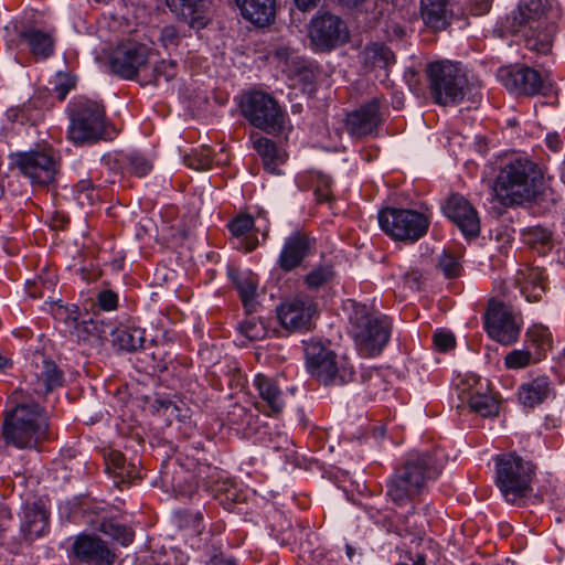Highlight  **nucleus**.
Segmentation results:
<instances>
[{
  "instance_id": "54",
  "label": "nucleus",
  "mask_w": 565,
  "mask_h": 565,
  "mask_svg": "<svg viewBox=\"0 0 565 565\" xmlns=\"http://www.w3.org/2000/svg\"><path fill=\"white\" fill-rule=\"evenodd\" d=\"M433 342L437 350L447 352L456 344V339L451 332L436 331L433 335Z\"/></svg>"
},
{
  "instance_id": "62",
  "label": "nucleus",
  "mask_w": 565,
  "mask_h": 565,
  "mask_svg": "<svg viewBox=\"0 0 565 565\" xmlns=\"http://www.w3.org/2000/svg\"><path fill=\"white\" fill-rule=\"evenodd\" d=\"M225 498L227 500L236 501L237 498H236L235 489H226Z\"/></svg>"
},
{
  "instance_id": "17",
  "label": "nucleus",
  "mask_w": 565,
  "mask_h": 565,
  "mask_svg": "<svg viewBox=\"0 0 565 565\" xmlns=\"http://www.w3.org/2000/svg\"><path fill=\"white\" fill-rule=\"evenodd\" d=\"M316 313V303L309 297L302 296L287 299L277 308L280 324L290 331L310 330Z\"/></svg>"
},
{
  "instance_id": "64",
  "label": "nucleus",
  "mask_w": 565,
  "mask_h": 565,
  "mask_svg": "<svg viewBox=\"0 0 565 565\" xmlns=\"http://www.w3.org/2000/svg\"><path fill=\"white\" fill-rule=\"evenodd\" d=\"M7 364H8V360L0 355V369L6 367Z\"/></svg>"
},
{
  "instance_id": "12",
  "label": "nucleus",
  "mask_w": 565,
  "mask_h": 565,
  "mask_svg": "<svg viewBox=\"0 0 565 565\" xmlns=\"http://www.w3.org/2000/svg\"><path fill=\"white\" fill-rule=\"evenodd\" d=\"M308 35L315 50L329 52L349 41L347 23L330 12H318L310 21Z\"/></svg>"
},
{
  "instance_id": "32",
  "label": "nucleus",
  "mask_w": 565,
  "mask_h": 565,
  "mask_svg": "<svg viewBox=\"0 0 565 565\" xmlns=\"http://www.w3.org/2000/svg\"><path fill=\"white\" fill-rule=\"evenodd\" d=\"M178 75V64L172 60H161L151 62L142 74L141 86H160L162 83H169Z\"/></svg>"
},
{
  "instance_id": "5",
  "label": "nucleus",
  "mask_w": 565,
  "mask_h": 565,
  "mask_svg": "<svg viewBox=\"0 0 565 565\" xmlns=\"http://www.w3.org/2000/svg\"><path fill=\"white\" fill-rule=\"evenodd\" d=\"M535 466L516 455L503 454L495 459V483L508 503L523 505L532 491Z\"/></svg>"
},
{
  "instance_id": "38",
  "label": "nucleus",
  "mask_w": 565,
  "mask_h": 565,
  "mask_svg": "<svg viewBox=\"0 0 565 565\" xmlns=\"http://www.w3.org/2000/svg\"><path fill=\"white\" fill-rule=\"evenodd\" d=\"M469 407L483 417L495 416L499 412L498 401L488 394H473L469 398Z\"/></svg>"
},
{
  "instance_id": "42",
  "label": "nucleus",
  "mask_w": 565,
  "mask_h": 565,
  "mask_svg": "<svg viewBox=\"0 0 565 565\" xmlns=\"http://www.w3.org/2000/svg\"><path fill=\"white\" fill-rule=\"evenodd\" d=\"M258 415L239 404H234L227 413V422L237 429H247L257 420Z\"/></svg>"
},
{
  "instance_id": "43",
  "label": "nucleus",
  "mask_w": 565,
  "mask_h": 565,
  "mask_svg": "<svg viewBox=\"0 0 565 565\" xmlns=\"http://www.w3.org/2000/svg\"><path fill=\"white\" fill-rule=\"evenodd\" d=\"M75 199L82 207H89L98 201L99 195L92 181L85 179L75 185Z\"/></svg>"
},
{
  "instance_id": "15",
  "label": "nucleus",
  "mask_w": 565,
  "mask_h": 565,
  "mask_svg": "<svg viewBox=\"0 0 565 565\" xmlns=\"http://www.w3.org/2000/svg\"><path fill=\"white\" fill-rule=\"evenodd\" d=\"M381 107V99L374 97L349 113L344 120L348 134L359 139L377 136L384 121Z\"/></svg>"
},
{
  "instance_id": "9",
  "label": "nucleus",
  "mask_w": 565,
  "mask_h": 565,
  "mask_svg": "<svg viewBox=\"0 0 565 565\" xmlns=\"http://www.w3.org/2000/svg\"><path fill=\"white\" fill-rule=\"evenodd\" d=\"M70 119L68 138L76 145L96 141L104 135L105 108L98 102L79 97L71 106Z\"/></svg>"
},
{
  "instance_id": "19",
  "label": "nucleus",
  "mask_w": 565,
  "mask_h": 565,
  "mask_svg": "<svg viewBox=\"0 0 565 565\" xmlns=\"http://www.w3.org/2000/svg\"><path fill=\"white\" fill-rule=\"evenodd\" d=\"M498 77L508 90L516 94L535 95L544 87L541 74L529 66L501 67Z\"/></svg>"
},
{
  "instance_id": "25",
  "label": "nucleus",
  "mask_w": 565,
  "mask_h": 565,
  "mask_svg": "<svg viewBox=\"0 0 565 565\" xmlns=\"http://www.w3.org/2000/svg\"><path fill=\"white\" fill-rule=\"evenodd\" d=\"M554 395V385L552 381L545 376H537L530 382L523 383L519 387L518 396L520 403L533 408Z\"/></svg>"
},
{
  "instance_id": "33",
  "label": "nucleus",
  "mask_w": 565,
  "mask_h": 565,
  "mask_svg": "<svg viewBox=\"0 0 565 565\" xmlns=\"http://www.w3.org/2000/svg\"><path fill=\"white\" fill-rule=\"evenodd\" d=\"M113 337L114 344L128 352L142 349L146 343V330L139 327H119Z\"/></svg>"
},
{
  "instance_id": "21",
  "label": "nucleus",
  "mask_w": 565,
  "mask_h": 565,
  "mask_svg": "<svg viewBox=\"0 0 565 565\" xmlns=\"http://www.w3.org/2000/svg\"><path fill=\"white\" fill-rule=\"evenodd\" d=\"M75 557L88 565H111L116 554L96 535H78L73 543Z\"/></svg>"
},
{
  "instance_id": "11",
  "label": "nucleus",
  "mask_w": 565,
  "mask_h": 565,
  "mask_svg": "<svg viewBox=\"0 0 565 565\" xmlns=\"http://www.w3.org/2000/svg\"><path fill=\"white\" fill-rule=\"evenodd\" d=\"M381 228L394 239L415 242L429 227L428 218L414 210L386 207L379 213Z\"/></svg>"
},
{
  "instance_id": "46",
  "label": "nucleus",
  "mask_w": 565,
  "mask_h": 565,
  "mask_svg": "<svg viewBox=\"0 0 565 565\" xmlns=\"http://www.w3.org/2000/svg\"><path fill=\"white\" fill-rule=\"evenodd\" d=\"M237 329L241 334L252 341L264 339L267 334L265 324L255 317L243 320Z\"/></svg>"
},
{
  "instance_id": "24",
  "label": "nucleus",
  "mask_w": 565,
  "mask_h": 565,
  "mask_svg": "<svg viewBox=\"0 0 565 565\" xmlns=\"http://www.w3.org/2000/svg\"><path fill=\"white\" fill-rule=\"evenodd\" d=\"M64 383V374L58 366L51 360H43L42 365L38 366V371L32 375L30 384L33 392L43 396Z\"/></svg>"
},
{
  "instance_id": "6",
  "label": "nucleus",
  "mask_w": 565,
  "mask_h": 565,
  "mask_svg": "<svg viewBox=\"0 0 565 565\" xmlns=\"http://www.w3.org/2000/svg\"><path fill=\"white\" fill-rule=\"evenodd\" d=\"M426 75L429 94L440 106L457 105L469 92V81L459 63L450 61L429 63Z\"/></svg>"
},
{
  "instance_id": "51",
  "label": "nucleus",
  "mask_w": 565,
  "mask_h": 565,
  "mask_svg": "<svg viewBox=\"0 0 565 565\" xmlns=\"http://www.w3.org/2000/svg\"><path fill=\"white\" fill-rule=\"evenodd\" d=\"M106 471L113 476L122 475V467L126 465L125 456L117 450H110L105 455Z\"/></svg>"
},
{
  "instance_id": "59",
  "label": "nucleus",
  "mask_w": 565,
  "mask_h": 565,
  "mask_svg": "<svg viewBox=\"0 0 565 565\" xmlns=\"http://www.w3.org/2000/svg\"><path fill=\"white\" fill-rule=\"evenodd\" d=\"M292 54V51L289 46H278L274 50V56L280 61L287 63Z\"/></svg>"
},
{
  "instance_id": "26",
  "label": "nucleus",
  "mask_w": 565,
  "mask_h": 565,
  "mask_svg": "<svg viewBox=\"0 0 565 565\" xmlns=\"http://www.w3.org/2000/svg\"><path fill=\"white\" fill-rule=\"evenodd\" d=\"M49 529V514L46 510L38 504L25 505L21 522V534L28 542L41 537Z\"/></svg>"
},
{
  "instance_id": "55",
  "label": "nucleus",
  "mask_w": 565,
  "mask_h": 565,
  "mask_svg": "<svg viewBox=\"0 0 565 565\" xmlns=\"http://www.w3.org/2000/svg\"><path fill=\"white\" fill-rule=\"evenodd\" d=\"M97 302L103 310L110 311L117 308L118 296L113 290L106 289L98 294Z\"/></svg>"
},
{
  "instance_id": "10",
  "label": "nucleus",
  "mask_w": 565,
  "mask_h": 565,
  "mask_svg": "<svg viewBox=\"0 0 565 565\" xmlns=\"http://www.w3.org/2000/svg\"><path fill=\"white\" fill-rule=\"evenodd\" d=\"M242 114L254 127L278 135L285 128L286 113L278 102L267 93L252 92L241 105Z\"/></svg>"
},
{
  "instance_id": "40",
  "label": "nucleus",
  "mask_w": 565,
  "mask_h": 565,
  "mask_svg": "<svg viewBox=\"0 0 565 565\" xmlns=\"http://www.w3.org/2000/svg\"><path fill=\"white\" fill-rule=\"evenodd\" d=\"M119 162L122 169L137 177H143L152 169L151 162L137 152L121 156Z\"/></svg>"
},
{
  "instance_id": "49",
  "label": "nucleus",
  "mask_w": 565,
  "mask_h": 565,
  "mask_svg": "<svg viewBox=\"0 0 565 565\" xmlns=\"http://www.w3.org/2000/svg\"><path fill=\"white\" fill-rule=\"evenodd\" d=\"M315 195L319 203L329 202L331 199V183L332 180L329 175L317 172L315 175Z\"/></svg>"
},
{
  "instance_id": "13",
  "label": "nucleus",
  "mask_w": 565,
  "mask_h": 565,
  "mask_svg": "<svg viewBox=\"0 0 565 565\" xmlns=\"http://www.w3.org/2000/svg\"><path fill=\"white\" fill-rule=\"evenodd\" d=\"M153 55V51L146 44L126 42L115 50L110 58V70L124 79H136L140 84Z\"/></svg>"
},
{
  "instance_id": "63",
  "label": "nucleus",
  "mask_w": 565,
  "mask_h": 565,
  "mask_svg": "<svg viewBox=\"0 0 565 565\" xmlns=\"http://www.w3.org/2000/svg\"><path fill=\"white\" fill-rule=\"evenodd\" d=\"M353 553H354L353 547L351 545H347V554H348L349 558L352 557Z\"/></svg>"
},
{
  "instance_id": "45",
  "label": "nucleus",
  "mask_w": 565,
  "mask_h": 565,
  "mask_svg": "<svg viewBox=\"0 0 565 565\" xmlns=\"http://www.w3.org/2000/svg\"><path fill=\"white\" fill-rule=\"evenodd\" d=\"M536 362L531 349L512 350L504 358V365L509 370L524 369Z\"/></svg>"
},
{
  "instance_id": "3",
  "label": "nucleus",
  "mask_w": 565,
  "mask_h": 565,
  "mask_svg": "<svg viewBox=\"0 0 565 565\" xmlns=\"http://www.w3.org/2000/svg\"><path fill=\"white\" fill-rule=\"evenodd\" d=\"M444 468L440 451H413L404 465L395 470L386 484V495L397 505H404L418 495L427 480L436 479Z\"/></svg>"
},
{
  "instance_id": "53",
  "label": "nucleus",
  "mask_w": 565,
  "mask_h": 565,
  "mask_svg": "<svg viewBox=\"0 0 565 565\" xmlns=\"http://www.w3.org/2000/svg\"><path fill=\"white\" fill-rule=\"evenodd\" d=\"M160 42L166 49L177 47L181 36L174 25H166L160 31Z\"/></svg>"
},
{
  "instance_id": "35",
  "label": "nucleus",
  "mask_w": 565,
  "mask_h": 565,
  "mask_svg": "<svg viewBox=\"0 0 565 565\" xmlns=\"http://www.w3.org/2000/svg\"><path fill=\"white\" fill-rule=\"evenodd\" d=\"M153 409L159 416L171 423L177 419L183 422L190 417V408L183 402H173L169 398H157L152 404Z\"/></svg>"
},
{
  "instance_id": "34",
  "label": "nucleus",
  "mask_w": 565,
  "mask_h": 565,
  "mask_svg": "<svg viewBox=\"0 0 565 565\" xmlns=\"http://www.w3.org/2000/svg\"><path fill=\"white\" fill-rule=\"evenodd\" d=\"M525 342L529 348L533 349L532 353L535 356V361H541L547 350L552 348V333L548 328L542 324H534L526 331Z\"/></svg>"
},
{
  "instance_id": "27",
  "label": "nucleus",
  "mask_w": 565,
  "mask_h": 565,
  "mask_svg": "<svg viewBox=\"0 0 565 565\" xmlns=\"http://www.w3.org/2000/svg\"><path fill=\"white\" fill-rule=\"evenodd\" d=\"M244 19L265 26L270 24L276 14V0H235Z\"/></svg>"
},
{
  "instance_id": "39",
  "label": "nucleus",
  "mask_w": 565,
  "mask_h": 565,
  "mask_svg": "<svg viewBox=\"0 0 565 565\" xmlns=\"http://www.w3.org/2000/svg\"><path fill=\"white\" fill-rule=\"evenodd\" d=\"M365 391L373 399L380 398L388 390V382L377 370L367 371L362 374Z\"/></svg>"
},
{
  "instance_id": "23",
  "label": "nucleus",
  "mask_w": 565,
  "mask_h": 565,
  "mask_svg": "<svg viewBox=\"0 0 565 565\" xmlns=\"http://www.w3.org/2000/svg\"><path fill=\"white\" fill-rule=\"evenodd\" d=\"M420 15L429 29L445 30L454 15L451 0H420Z\"/></svg>"
},
{
  "instance_id": "7",
  "label": "nucleus",
  "mask_w": 565,
  "mask_h": 565,
  "mask_svg": "<svg viewBox=\"0 0 565 565\" xmlns=\"http://www.w3.org/2000/svg\"><path fill=\"white\" fill-rule=\"evenodd\" d=\"M350 332L362 354L376 355L387 344L391 323L385 317L371 313L366 305H352L349 317Z\"/></svg>"
},
{
  "instance_id": "30",
  "label": "nucleus",
  "mask_w": 565,
  "mask_h": 565,
  "mask_svg": "<svg viewBox=\"0 0 565 565\" xmlns=\"http://www.w3.org/2000/svg\"><path fill=\"white\" fill-rule=\"evenodd\" d=\"M20 40L38 60H45L54 53L55 41L50 32L28 28L20 33Z\"/></svg>"
},
{
  "instance_id": "22",
  "label": "nucleus",
  "mask_w": 565,
  "mask_h": 565,
  "mask_svg": "<svg viewBox=\"0 0 565 565\" xmlns=\"http://www.w3.org/2000/svg\"><path fill=\"white\" fill-rule=\"evenodd\" d=\"M166 3L178 20L191 29L201 30L210 21L204 0H166Z\"/></svg>"
},
{
  "instance_id": "29",
  "label": "nucleus",
  "mask_w": 565,
  "mask_h": 565,
  "mask_svg": "<svg viewBox=\"0 0 565 565\" xmlns=\"http://www.w3.org/2000/svg\"><path fill=\"white\" fill-rule=\"evenodd\" d=\"M361 61L367 71L383 72L387 76L388 68L395 64V55L388 46L371 43L361 52Z\"/></svg>"
},
{
  "instance_id": "44",
  "label": "nucleus",
  "mask_w": 565,
  "mask_h": 565,
  "mask_svg": "<svg viewBox=\"0 0 565 565\" xmlns=\"http://www.w3.org/2000/svg\"><path fill=\"white\" fill-rule=\"evenodd\" d=\"M183 161L186 167L196 171L207 170L212 164V151L210 148L201 147L185 154Z\"/></svg>"
},
{
  "instance_id": "2",
  "label": "nucleus",
  "mask_w": 565,
  "mask_h": 565,
  "mask_svg": "<svg viewBox=\"0 0 565 565\" xmlns=\"http://www.w3.org/2000/svg\"><path fill=\"white\" fill-rule=\"evenodd\" d=\"M12 408L7 413L1 435L17 448H33L47 437L46 414L29 395L17 390L10 396Z\"/></svg>"
},
{
  "instance_id": "61",
  "label": "nucleus",
  "mask_w": 565,
  "mask_h": 565,
  "mask_svg": "<svg viewBox=\"0 0 565 565\" xmlns=\"http://www.w3.org/2000/svg\"><path fill=\"white\" fill-rule=\"evenodd\" d=\"M73 86H74V83L71 81H67V83H65V84L58 85L56 87V89L58 92L60 99H64L66 94L73 88Z\"/></svg>"
},
{
  "instance_id": "1",
  "label": "nucleus",
  "mask_w": 565,
  "mask_h": 565,
  "mask_svg": "<svg viewBox=\"0 0 565 565\" xmlns=\"http://www.w3.org/2000/svg\"><path fill=\"white\" fill-rule=\"evenodd\" d=\"M505 28L521 36L529 50L541 54L551 51L557 32L548 0H521L507 17Z\"/></svg>"
},
{
  "instance_id": "60",
  "label": "nucleus",
  "mask_w": 565,
  "mask_h": 565,
  "mask_svg": "<svg viewBox=\"0 0 565 565\" xmlns=\"http://www.w3.org/2000/svg\"><path fill=\"white\" fill-rule=\"evenodd\" d=\"M420 280V274L417 270H413L405 275V281L411 288H418Z\"/></svg>"
},
{
  "instance_id": "58",
  "label": "nucleus",
  "mask_w": 565,
  "mask_h": 565,
  "mask_svg": "<svg viewBox=\"0 0 565 565\" xmlns=\"http://www.w3.org/2000/svg\"><path fill=\"white\" fill-rule=\"evenodd\" d=\"M546 146L554 152H557L562 148V140L558 134H548L546 136Z\"/></svg>"
},
{
  "instance_id": "28",
  "label": "nucleus",
  "mask_w": 565,
  "mask_h": 565,
  "mask_svg": "<svg viewBox=\"0 0 565 565\" xmlns=\"http://www.w3.org/2000/svg\"><path fill=\"white\" fill-rule=\"evenodd\" d=\"M250 142L262 158L265 170L273 174H280L279 166L285 162L286 156L276 143L259 132L250 135Z\"/></svg>"
},
{
  "instance_id": "37",
  "label": "nucleus",
  "mask_w": 565,
  "mask_h": 565,
  "mask_svg": "<svg viewBox=\"0 0 565 565\" xmlns=\"http://www.w3.org/2000/svg\"><path fill=\"white\" fill-rule=\"evenodd\" d=\"M523 236L526 244L542 254H545L552 246V233L545 227H530Z\"/></svg>"
},
{
  "instance_id": "20",
  "label": "nucleus",
  "mask_w": 565,
  "mask_h": 565,
  "mask_svg": "<svg viewBox=\"0 0 565 565\" xmlns=\"http://www.w3.org/2000/svg\"><path fill=\"white\" fill-rule=\"evenodd\" d=\"M445 215L454 222L466 238H475L480 233V218L467 199L452 194L443 207Z\"/></svg>"
},
{
  "instance_id": "57",
  "label": "nucleus",
  "mask_w": 565,
  "mask_h": 565,
  "mask_svg": "<svg viewBox=\"0 0 565 565\" xmlns=\"http://www.w3.org/2000/svg\"><path fill=\"white\" fill-rule=\"evenodd\" d=\"M321 0H294L296 8L302 12H309L318 7Z\"/></svg>"
},
{
  "instance_id": "56",
  "label": "nucleus",
  "mask_w": 565,
  "mask_h": 565,
  "mask_svg": "<svg viewBox=\"0 0 565 565\" xmlns=\"http://www.w3.org/2000/svg\"><path fill=\"white\" fill-rule=\"evenodd\" d=\"M122 475H115L114 478L118 479L116 481L117 484L119 483H130L137 476L136 467L131 463H127L122 467Z\"/></svg>"
},
{
  "instance_id": "47",
  "label": "nucleus",
  "mask_w": 565,
  "mask_h": 565,
  "mask_svg": "<svg viewBox=\"0 0 565 565\" xmlns=\"http://www.w3.org/2000/svg\"><path fill=\"white\" fill-rule=\"evenodd\" d=\"M332 275L333 273L330 266H318L308 273L305 278V282L308 288L317 289L327 284L331 279Z\"/></svg>"
},
{
  "instance_id": "41",
  "label": "nucleus",
  "mask_w": 565,
  "mask_h": 565,
  "mask_svg": "<svg viewBox=\"0 0 565 565\" xmlns=\"http://www.w3.org/2000/svg\"><path fill=\"white\" fill-rule=\"evenodd\" d=\"M241 300L246 311H252L255 307V297L257 290V281L252 276L239 277L236 280Z\"/></svg>"
},
{
  "instance_id": "8",
  "label": "nucleus",
  "mask_w": 565,
  "mask_h": 565,
  "mask_svg": "<svg viewBox=\"0 0 565 565\" xmlns=\"http://www.w3.org/2000/svg\"><path fill=\"white\" fill-rule=\"evenodd\" d=\"M306 359L309 373L326 385H343L353 380L354 371L349 360L320 343L307 345Z\"/></svg>"
},
{
  "instance_id": "50",
  "label": "nucleus",
  "mask_w": 565,
  "mask_h": 565,
  "mask_svg": "<svg viewBox=\"0 0 565 565\" xmlns=\"http://www.w3.org/2000/svg\"><path fill=\"white\" fill-rule=\"evenodd\" d=\"M437 267L443 271L446 278L458 277L461 269L458 259L447 253H444L439 257Z\"/></svg>"
},
{
  "instance_id": "4",
  "label": "nucleus",
  "mask_w": 565,
  "mask_h": 565,
  "mask_svg": "<svg viewBox=\"0 0 565 565\" xmlns=\"http://www.w3.org/2000/svg\"><path fill=\"white\" fill-rule=\"evenodd\" d=\"M543 179L540 167L532 160L518 157L505 162L497 173L492 191L505 207L522 205L535 198Z\"/></svg>"
},
{
  "instance_id": "31",
  "label": "nucleus",
  "mask_w": 565,
  "mask_h": 565,
  "mask_svg": "<svg viewBox=\"0 0 565 565\" xmlns=\"http://www.w3.org/2000/svg\"><path fill=\"white\" fill-rule=\"evenodd\" d=\"M254 386L260 398L274 413L282 411L285 406L284 394L277 380L264 374H257L254 379Z\"/></svg>"
},
{
  "instance_id": "52",
  "label": "nucleus",
  "mask_w": 565,
  "mask_h": 565,
  "mask_svg": "<svg viewBox=\"0 0 565 565\" xmlns=\"http://www.w3.org/2000/svg\"><path fill=\"white\" fill-rule=\"evenodd\" d=\"M254 226V218L250 215L242 214L232 220L228 224L231 233L235 236L245 235Z\"/></svg>"
},
{
  "instance_id": "36",
  "label": "nucleus",
  "mask_w": 565,
  "mask_h": 565,
  "mask_svg": "<svg viewBox=\"0 0 565 565\" xmlns=\"http://www.w3.org/2000/svg\"><path fill=\"white\" fill-rule=\"evenodd\" d=\"M99 531L122 546H128L135 537V532L130 527L114 520H104L99 524Z\"/></svg>"
},
{
  "instance_id": "14",
  "label": "nucleus",
  "mask_w": 565,
  "mask_h": 565,
  "mask_svg": "<svg viewBox=\"0 0 565 565\" xmlns=\"http://www.w3.org/2000/svg\"><path fill=\"white\" fill-rule=\"evenodd\" d=\"M483 318L484 329L494 341L510 345L518 340L520 327L512 310L502 301L490 299Z\"/></svg>"
},
{
  "instance_id": "48",
  "label": "nucleus",
  "mask_w": 565,
  "mask_h": 565,
  "mask_svg": "<svg viewBox=\"0 0 565 565\" xmlns=\"http://www.w3.org/2000/svg\"><path fill=\"white\" fill-rule=\"evenodd\" d=\"M297 76L299 82L303 85V89L309 92L315 90L318 74L316 68L310 63L300 62Z\"/></svg>"
},
{
  "instance_id": "16",
  "label": "nucleus",
  "mask_w": 565,
  "mask_h": 565,
  "mask_svg": "<svg viewBox=\"0 0 565 565\" xmlns=\"http://www.w3.org/2000/svg\"><path fill=\"white\" fill-rule=\"evenodd\" d=\"M14 164L33 183L41 185L51 183L57 171L56 161L47 150L17 153Z\"/></svg>"
},
{
  "instance_id": "18",
  "label": "nucleus",
  "mask_w": 565,
  "mask_h": 565,
  "mask_svg": "<svg viewBox=\"0 0 565 565\" xmlns=\"http://www.w3.org/2000/svg\"><path fill=\"white\" fill-rule=\"evenodd\" d=\"M316 248V238L302 231H295L286 237L277 259L278 267L289 273L301 266Z\"/></svg>"
}]
</instances>
